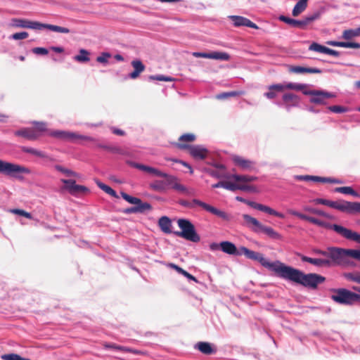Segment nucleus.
<instances>
[{
	"label": "nucleus",
	"mask_w": 360,
	"mask_h": 360,
	"mask_svg": "<svg viewBox=\"0 0 360 360\" xmlns=\"http://www.w3.org/2000/svg\"><path fill=\"white\" fill-rule=\"evenodd\" d=\"M61 181L65 184L62 189L68 191L72 195L79 196L89 192L87 187L76 184L75 180L61 179Z\"/></svg>",
	"instance_id": "nucleus-13"
},
{
	"label": "nucleus",
	"mask_w": 360,
	"mask_h": 360,
	"mask_svg": "<svg viewBox=\"0 0 360 360\" xmlns=\"http://www.w3.org/2000/svg\"><path fill=\"white\" fill-rule=\"evenodd\" d=\"M96 146L98 148H103L104 150H108L113 153H122V150L120 148L116 147V146H106V145L100 144V143L97 144Z\"/></svg>",
	"instance_id": "nucleus-52"
},
{
	"label": "nucleus",
	"mask_w": 360,
	"mask_h": 360,
	"mask_svg": "<svg viewBox=\"0 0 360 360\" xmlns=\"http://www.w3.org/2000/svg\"><path fill=\"white\" fill-rule=\"evenodd\" d=\"M278 277L312 289H316L319 284L326 281V278L321 275L314 273L305 274L300 270L285 264Z\"/></svg>",
	"instance_id": "nucleus-1"
},
{
	"label": "nucleus",
	"mask_w": 360,
	"mask_h": 360,
	"mask_svg": "<svg viewBox=\"0 0 360 360\" xmlns=\"http://www.w3.org/2000/svg\"><path fill=\"white\" fill-rule=\"evenodd\" d=\"M150 187L156 191H162L165 189V184L162 181H155L150 184Z\"/></svg>",
	"instance_id": "nucleus-50"
},
{
	"label": "nucleus",
	"mask_w": 360,
	"mask_h": 360,
	"mask_svg": "<svg viewBox=\"0 0 360 360\" xmlns=\"http://www.w3.org/2000/svg\"><path fill=\"white\" fill-rule=\"evenodd\" d=\"M103 346L105 348L114 349H117V350L124 352H130V353H133L135 354H140V351L133 349H131L129 347H123V346H120L116 344L105 343L103 345Z\"/></svg>",
	"instance_id": "nucleus-34"
},
{
	"label": "nucleus",
	"mask_w": 360,
	"mask_h": 360,
	"mask_svg": "<svg viewBox=\"0 0 360 360\" xmlns=\"http://www.w3.org/2000/svg\"><path fill=\"white\" fill-rule=\"evenodd\" d=\"M236 190H240V191H252V192H255L257 191L256 187L254 186H249V185H246L244 184L234 183L233 191H235Z\"/></svg>",
	"instance_id": "nucleus-46"
},
{
	"label": "nucleus",
	"mask_w": 360,
	"mask_h": 360,
	"mask_svg": "<svg viewBox=\"0 0 360 360\" xmlns=\"http://www.w3.org/2000/svg\"><path fill=\"white\" fill-rule=\"evenodd\" d=\"M49 135L52 137H54V138H56V139H58L60 140H63V141H73L75 140L79 139V140L96 142V139L91 136H82V135H79V134L74 133V132L66 131H60V130L51 131L49 133Z\"/></svg>",
	"instance_id": "nucleus-11"
},
{
	"label": "nucleus",
	"mask_w": 360,
	"mask_h": 360,
	"mask_svg": "<svg viewBox=\"0 0 360 360\" xmlns=\"http://www.w3.org/2000/svg\"><path fill=\"white\" fill-rule=\"evenodd\" d=\"M32 53L37 55H47L49 51L46 48L43 47H35L32 50Z\"/></svg>",
	"instance_id": "nucleus-64"
},
{
	"label": "nucleus",
	"mask_w": 360,
	"mask_h": 360,
	"mask_svg": "<svg viewBox=\"0 0 360 360\" xmlns=\"http://www.w3.org/2000/svg\"><path fill=\"white\" fill-rule=\"evenodd\" d=\"M302 262H308L317 267H330V262L328 260H322V258H311L300 253L297 254Z\"/></svg>",
	"instance_id": "nucleus-18"
},
{
	"label": "nucleus",
	"mask_w": 360,
	"mask_h": 360,
	"mask_svg": "<svg viewBox=\"0 0 360 360\" xmlns=\"http://www.w3.org/2000/svg\"><path fill=\"white\" fill-rule=\"evenodd\" d=\"M130 165L132 166L133 167H135L136 169H139L140 170H142V171L148 172V173H150V172L152 171V169H153L152 167L146 166V165L136 163V162H130Z\"/></svg>",
	"instance_id": "nucleus-56"
},
{
	"label": "nucleus",
	"mask_w": 360,
	"mask_h": 360,
	"mask_svg": "<svg viewBox=\"0 0 360 360\" xmlns=\"http://www.w3.org/2000/svg\"><path fill=\"white\" fill-rule=\"evenodd\" d=\"M131 65L134 70L129 75V77L132 79H135L145 70L146 66L140 60L137 59L132 60Z\"/></svg>",
	"instance_id": "nucleus-21"
},
{
	"label": "nucleus",
	"mask_w": 360,
	"mask_h": 360,
	"mask_svg": "<svg viewBox=\"0 0 360 360\" xmlns=\"http://www.w3.org/2000/svg\"><path fill=\"white\" fill-rule=\"evenodd\" d=\"M328 207L348 214L360 213V202H348L343 200L329 201Z\"/></svg>",
	"instance_id": "nucleus-10"
},
{
	"label": "nucleus",
	"mask_w": 360,
	"mask_h": 360,
	"mask_svg": "<svg viewBox=\"0 0 360 360\" xmlns=\"http://www.w3.org/2000/svg\"><path fill=\"white\" fill-rule=\"evenodd\" d=\"M334 191L335 192L337 193L352 195L355 197L359 196V193L356 192L352 187L349 186L337 187L335 188Z\"/></svg>",
	"instance_id": "nucleus-40"
},
{
	"label": "nucleus",
	"mask_w": 360,
	"mask_h": 360,
	"mask_svg": "<svg viewBox=\"0 0 360 360\" xmlns=\"http://www.w3.org/2000/svg\"><path fill=\"white\" fill-rule=\"evenodd\" d=\"M233 160L236 165L245 170H251L255 165L252 161L244 159L240 156H234Z\"/></svg>",
	"instance_id": "nucleus-23"
},
{
	"label": "nucleus",
	"mask_w": 360,
	"mask_h": 360,
	"mask_svg": "<svg viewBox=\"0 0 360 360\" xmlns=\"http://www.w3.org/2000/svg\"><path fill=\"white\" fill-rule=\"evenodd\" d=\"M326 46L321 45L318 43L313 42L309 47V50L325 53Z\"/></svg>",
	"instance_id": "nucleus-51"
},
{
	"label": "nucleus",
	"mask_w": 360,
	"mask_h": 360,
	"mask_svg": "<svg viewBox=\"0 0 360 360\" xmlns=\"http://www.w3.org/2000/svg\"><path fill=\"white\" fill-rule=\"evenodd\" d=\"M55 168L56 170L65 174L67 176H74V177L78 176L77 173L75 172L72 170L64 168L63 167H62L60 165H56Z\"/></svg>",
	"instance_id": "nucleus-49"
},
{
	"label": "nucleus",
	"mask_w": 360,
	"mask_h": 360,
	"mask_svg": "<svg viewBox=\"0 0 360 360\" xmlns=\"http://www.w3.org/2000/svg\"><path fill=\"white\" fill-rule=\"evenodd\" d=\"M307 5L298 1L292 9V14L294 17L298 16L301 13H302L307 8Z\"/></svg>",
	"instance_id": "nucleus-47"
},
{
	"label": "nucleus",
	"mask_w": 360,
	"mask_h": 360,
	"mask_svg": "<svg viewBox=\"0 0 360 360\" xmlns=\"http://www.w3.org/2000/svg\"><path fill=\"white\" fill-rule=\"evenodd\" d=\"M33 124L35 126L33 128V129L36 130V131H37V133L38 134V138L40 136H41V134L44 132H46L47 131L46 123L43 122H34Z\"/></svg>",
	"instance_id": "nucleus-44"
},
{
	"label": "nucleus",
	"mask_w": 360,
	"mask_h": 360,
	"mask_svg": "<svg viewBox=\"0 0 360 360\" xmlns=\"http://www.w3.org/2000/svg\"><path fill=\"white\" fill-rule=\"evenodd\" d=\"M179 204L181 206L188 209H195L196 207L199 206L203 210L214 214L224 220H229V215L224 211L220 210L209 204H207L198 199H193L192 200H180Z\"/></svg>",
	"instance_id": "nucleus-4"
},
{
	"label": "nucleus",
	"mask_w": 360,
	"mask_h": 360,
	"mask_svg": "<svg viewBox=\"0 0 360 360\" xmlns=\"http://www.w3.org/2000/svg\"><path fill=\"white\" fill-rule=\"evenodd\" d=\"M258 231H261V232L265 233L269 237H270L273 239L278 240V239L281 238V236L270 226H266L262 224L261 226L259 227V229H258Z\"/></svg>",
	"instance_id": "nucleus-31"
},
{
	"label": "nucleus",
	"mask_w": 360,
	"mask_h": 360,
	"mask_svg": "<svg viewBox=\"0 0 360 360\" xmlns=\"http://www.w3.org/2000/svg\"><path fill=\"white\" fill-rule=\"evenodd\" d=\"M158 225L161 231L165 233H171L172 221L170 219L166 216H163L159 219Z\"/></svg>",
	"instance_id": "nucleus-28"
},
{
	"label": "nucleus",
	"mask_w": 360,
	"mask_h": 360,
	"mask_svg": "<svg viewBox=\"0 0 360 360\" xmlns=\"http://www.w3.org/2000/svg\"><path fill=\"white\" fill-rule=\"evenodd\" d=\"M195 348L198 349L204 354L208 355L214 353V349L209 342H199L195 345Z\"/></svg>",
	"instance_id": "nucleus-32"
},
{
	"label": "nucleus",
	"mask_w": 360,
	"mask_h": 360,
	"mask_svg": "<svg viewBox=\"0 0 360 360\" xmlns=\"http://www.w3.org/2000/svg\"><path fill=\"white\" fill-rule=\"evenodd\" d=\"M11 212L12 213H14V214H18V215H20V216H22V217H25L27 219H32V217L31 215V214L30 212H27L23 210H20V209H13L11 210Z\"/></svg>",
	"instance_id": "nucleus-59"
},
{
	"label": "nucleus",
	"mask_w": 360,
	"mask_h": 360,
	"mask_svg": "<svg viewBox=\"0 0 360 360\" xmlns=\"http://www.w3.org/2000/svg\"><path fill=\"white\" fill-rule=\"evenodd\" d=\"M312 253L320 256L322 260H328L330 262V267L340 265L339 248H328L326 250L314 249Z\"/></svg>",
	"instance_id": "nucleus-8"
},
{
	"label": "nucleus",
	"mask_w": 360,
	"mask_h": 360,
	"mask_svg": "<svg viewBox=\"0 0 360 360\" xmlns=\"http://www.w3.org/2000/svg\"><path fill=\"white\" fill-rule=\"evenodd\" d=\"M212 188H223L226 190L233 191L234 188V182H231V181H221L215 184H213Z\"/></svg>",
	"instance_id": "nucleus-38"
},
{
	"label": "nucleus",
	"mask_w": 360,
	"mask_h": 360,
	"mask_svg": "<svg viewBox=\"0 0 360 360\" xmlns=\"http://www.w3.org/2000/svg\"><path fill=\"white\" fill-rule=\"evenodd\" d=\"M152 206L148 202H144V204L132 207H129L124 210V213L126 214H131V213H143L146 210H151Z\"/></svg>",
	"instance_id": "nucleus-29"
},
{
	"label": "nucleus",
	"mask_w": 360,
	"mask_h": 360,
	"mask_svg": "<svg viewBox=\"0 0 360 360\" xmlns=\"http://www.w3.org/2000/svg\"><path fill=\"white\" fill-rule=\"evenodd\" d=\"M196 140V136L192 133L184 134L179 136L177 142L172 143L174 147L181 150H188L191 143Z\"/></svg>",
	"instance_id": "nucleus-15"
},
{
	"label": "nucleus",
	"mask_w": 360,
	"mask_h": 360,
	"mask_svg": "<svg viewBox=\"0 0 360 360\" xmlns=\"http://www.w3.org/2000/svg\"><path fill=\"white\" fill-rule=\"evenodd\" d=\"M288 213L297 217L298 218L307 221L311 224H316L321 227H324L326 229H332L334 231H335L339 235L342 236V237L347 239L350 229H348L347 228H345L344 226H342L338 224H330L329 223L325 222L323 221H321L320 219H318L316 218L307 216L306 214H302L300 212H298L294 210H288Z\"/></svg>",
	"instance_id": "nucleus-3"
},
{
	"label": "nucleus",
	"mask_w": 360,
	"mask_h": 360,
	"mask_svg": "<svg viewBox=\"0 0 360 360\" xmlns=\"http://www.w3.org/2000/svg\"><path fill=\"white\" fill-rule=\"evenodd\" d=\"M319 18V14L314 13L313 15L307 16L300 20H295V19L286 17L285 15H280L278 19L281 21L287 23L288 25H290L291 27L303 29L307 25H309L311 22L314 21V20H316Z\"/></svg>",
	"instance_id": "nucleus-12"
},
{
	"label": "nucleus",
	"mask_w": 360,
	"mask_h": 360,
	"mask_svg": "<svg viewBox=\"0 0 360 360\" xmlns=\"http://www.w3.org/2000/svg\"><path fill=\"white\" fill-rule=\"evenodd\" d=\"M14 134L17 136H22L30 141H35L38 139V134L33 128H22L15 131Z\"/></svg>",
	"instance_id": "nucleus-20"
},
{
	"label": "nucleus",
	"mask_w": 360,
	"mask_h": 360,
	"mask_svg": "<svg viewBox=\"0 0 360 360\" xmlns=\"http://www.w3.org/2000/svg\"><path fill=\"white\" fill-rule=\"evenodd\" d=\"M229 180H234L237 184H245L252 182L257 179V176L248 175H238L231 174V176H226Z\"/></svg>",
	"instance_id": "nucleus-24"
},
{
	"label": "nucleus",
	"mask_w": 360,
	"mask_h": 360,
	"mask_svg": "<svg viewBox=\"0 0 360 360\" xmlns=\"http://www.w3.org/2000/svg\"><path fill=\"white\" fill-rule=\"evenodd\" d=\"M242 217L248 226H253L255 227L254 231H258V229L261 226L262 224L256 218H254L247 214H243Z\"/></svg>",
	"instance_id": "nucleus-33"
},
{
	"label": "nucleus",
	"mask_w": 360,
	"mask_h": 360,
	"mask_svg": "<svg viewBox=\"0 0 360 360\" xmlns=\"http://www.w3.org/2000/svg\"><path fill=\"white\" fill-rule=\"evenodd\" d=\"M343 276L348 281L360 284V271L345 273Z\"/></svg>",
	"instance_id": "nucleus-45"
},
{
	"label": "nucleus",
	"mask_w": 360,
	"mask_h": 360,
	"mask_svg": "<svg viewBox=\"0 0 360 360\" xmlns=\"http://www.w3.org/2000/svg\"><path fill=\"white\" fill-rule=\"evenodd\" d=\"M327 44L333 46L343 47V48H351V49H359L360 44L356 42H345V41H328Z\"/></svg>",
	"instance_id": "nucleus-30"
},
{
	"label": "nucleus",
	"mask_w": 360,
	"mask_h": 360,
	"mask_svg": "<svg viewBox=\"0 0 360 360\" xmlns=\"http://www.w3.org/2000/svg\"><path fill=\"white\" fill-rule=\"evenodd\" d=\"M4 360H30V359H25L16 354H7L1 356Z\"/></svg>",
	"instance_id": "nucleus-53"
},
{
	"label": "nucleus",
	"mask_w": 360,
	"mask_h": 360,
	"mask_svg": "<svg viewBox=\"0 0 360 360\" xmlns=\"http://www.w3.org/2000/svg\"><path fill=\"white\" fill-rule=\"evenodd\" d=\"M283 100L288 108L297 106L300 103V98L291 93L285 94L283 96Z\"/></svg>",
	"instance_id": "nucleus-27"
},
{
	"label": "nucleus",
	"mask_w": 360,
	"mask_h": 360,
	"mask_svg": "<svg viewBox=\"0 0 360 360\" xmlns=\"http://www.w3.org/2000/svg\"><path fill=\"white\" fill-rule=\"evenodd\" d=\"M304 84L288 83L286 84H277L268 87L269 91L264 94V96L269 99H273L276 97L277 93L282 92L285 89L302 90L306 89Z\"/></svg>",
	"instance_id": "nucleus-7"
},
{
	"label": "nucleus",
	"mask_w": 360,
	"mask_h": 360,
	"mask_svg": "<svg viewBox=\"0 0 360 360\" xmlns=\"http://www.w3.org/2000/svg\"><path fill=\"white\" fill-rule=\"evenodd\" d=\"M96 184L101 190H103L104 192H105L110 196L115 197V198L117 197L116 192L112 188L108 186V185H106L99 181H96Z\"/></svg>",
	"instance_id": "nucleus-43"
},
{
	"label": "nucleus",
	"mask_w": 360,
	"mask_h": 360,
	"mask_svg": "<svg viewBox=\"0 0 360 360\" xmlns=\"http://www.w3.org/2000/svg\"><path fill=\"white\" fill-rule=\"evenodd\" d=\"M333 294L331 299L336 303L342 305H353L355 304L356 292L346 288H337L332 290Z\"/></svg>",
	"instance_id": "nucleus-6"
},
{
	"label": "nucleus",
	"mask_w": 360,
	"mask_h": 360,
	"mask_svg": "<svg viewBox=\"0 0 360 360\" xmlns=\"http://www.w3.org/2000/svg\"><path fill=\"white\" fill-rule=\"evenodd\" d=\"M210 59H214L222 61H228L230 60V56L225 52L213 51L210 53Z\"/></svg>",
	"instance_id": "nucleus-36"
},
{
	"label": "nucleus",
	"mask_w": 360,
	"mask_h": 360,
	"mask_svg": "<svg viewBox=\"0 0 360 360\" xmlns=\"http://www.w3.org/2000/svg\"><path fill=\"white\" fill-rule=\"evenodd\" d=\"M149 79L157 80V81H165V82H169V81L173 80V79L172 77H166L164 75H150L149 77Z\"/></svg>",
	"instance_id": "nucleus-60"
},
{
	"label": "nucleus",
	"mask_w": 360,
	"mask_h": 360,
	"mask_svg": "<svg viewBox=\"0 0 360 360\" xmlns=\"http://www.w3.org/2000/svg\"><path fill=\"white\" fill-rule=\"evenodd\" d=\"M244 255L250 259L259 262L263 266L273 271L278 277L284 264L280 261L269 262L262 253L250 250L245 247L240 248V255Z\"/></svg>",
	"instance_id": "nucleus-2"
},
{
	"label": "nucleus",
	"mask_w": 360,
	"mask_h": 360,
	"mask_svg": "<svg viewBox=\"0 0 360 360\" xmlns=\"http://www.w3.org/2000/svg\"><path fill=\"white\" fill-rule=\"evenodd\" d=\"M177 224L181 231H175L174 233L176 236L194 243L200 240V237L196 233L194 225L188 219H179L177 221Z\"/></svg>",
	"instance_id": "nucleus-5"
},
{
	"label": "nucleus",
	"mask_w": 360,
	"mask_h": 360,
	"mask_svg": "<svg viewBox=\"0 0 360 360\" xmlns=\"http://www.w3.org/2000/svg\"><path fill=\"white\" fill-rule=\"evenodd\" d=\"M121 195L123 198V199H124L127 202L135 205L136 206L144 204V202H143L140 198L131 196L124 192H122Z\"/></svg>",
	"instance_id": "nucleus-39"
},
{
	"label": "nucleus",
	"mask_w": 360,
	"mask_h": 360,
	"mask_svg": "<svg viewBox=\"0 0 360 360\" xmlns=\"http://www.w3.org/2000/svg\"><path fill=\"white\" fill-rule=\"evenodd\" d=\"M74 59L79 63H86L90 60L89 52L86 49H80L79 54L74 57Z\"/></svg>",
	"instance_id": "nucleus-37"
},
{
	"label": "nucleus",
	"mask_w": 360,
	"mask_h": 360,
	"mask_svg": "<svg viewBox=\"0 0 360 360\" xmlns=\"http://www.w3.org/2000/svg\"><path fill=\"white\" fill-rule=\"evenodd\" d=\"M289 71L293 73L300 74V73H317L320 74L322 72V70L316 68H304L301 66H291L289 69Z\"/></svg>",
	"instance_id": "nucleus-26"
},
{
	"label": "nucleus",
	"mask_w": 360,
	"mask_h": 360,
	"mask_svg": "<svg viewBox=\"0 0 360 360\" xmlns=\"http://www.w3.org/2000/svg\"><path fill=\"white\" fill-rule=\"evenodd\" d=\"M360 35V30H346L342 33V38L347 40Z\"/></svg>",
	"instance_id": "nucleus-42"
},
{
	"label": "nucleus",
	"mask_w": 360,
	"mask_h": 360,
	"mask_svg": "<svg viewBox=\"0 0 360 360\" xmlns=\"http://www.w3.org/2000/svg\"><path fill=\"white\" fill-rule=\"evenodd\" d=\"M247 205L251 207L252 208H254L262 212H264L266 213H268L269 214L274 215L281 219L284 218L283 214L276 211L275 210L271 208L269 206L250 200H248Z\"/></svg>",
	"instance_id": "nucleus-16"
},
{
	"label": "nucleus",
	"mask_w": 360,
	"mask_h": 360,
	"mask_svg": "<svg viewBox=\"0 0 360 360\" xmlns=\"http://www.w3.org/2000/svg\"><path fill=\"white\" fill-rule=\"evenodd\" d=\"M29 34L27 32H16L12 35V38L15 40L24 39L27 38Z\"/></svg>",
	"instance_id": "nucleus-63"
},
{
	"label": "nucleus",
	"mask_w": 360,
	"mask_h": 360,
	"mask_svg": "<svg viewBox=\"0 0 360 360\" xmlns=\"http://www.w3.org/2000/svg\"><path fill=\"white\" fill-rule=\"evenodd\" d=\"M46 28L49 29L51 31L56 32L65 33V34H68L70 32V30L68 28L58 26V25H54L46 24Z\"/></svg>",
	"instance_id": "nucleus-48"
},
{
	"label": "nucleus",
	"mask_w": 360,
	"mask_h": 360,
	"mask_svg": "<svg viewBox=\"0 0 360 360\" xmlns=\"http://www.w3.org/2000/svg\"><path fill=\"white\" fill-rule=\"evenodd\" d=\"M220 249L228 255H240V249L238 250L236 245L229 241H222L219 243Z\"/></svg>",
	"instance_id": "nucleus-22"
},
{
	"label": "nucleus",
	"mask_w": 360,
	"mask_h": 360,
	"mask_svg": "<svg viewBox=\"0 0 360 360\" xmlns=\"http://www.w3.org/2000/svg\"><path fill=\"white\" fill-rule=\"evenodd\" d=\"M329 110L335 113H342L347 111L346 108L340 105H333L328 107Z\"/></svg>",
	"instance_id": "nucleus-62"
},
{
	"label": "nucleus",
	"mask_w": 360,
	"mask_h": 360,
	"mask_svg": "<svg viewBox=\"0 0 360 360\" xmlns=\"http://www.w3.org/2000/svg\"><path fill=\"white\" fill-rule=\"evenodd\" d=\"M304 95L310 96L309 101L316 105H326L328 100L335 98V95L333 93L321 91V90H305L302 89Z\"/></svg>",
	"instance_id": "nucleus-9"
},
{
	"label": "nucleus",
	"mask_w": 360,
	"mask_h": 360,
	"mask_svg": "<svg viewBox=\"0 0 360 360\" xmlns=\"http://www.w3.org/2000/svg\"><path fill=\"white\" fill-rule=\"evenodd\" d=\"M111 58V54L108 52H103L99 56L96 58V61L100 63L106 64L108 62V59Z\"/></svg>",
	"instance_id": "nucleus-55"
},
{
	"label": "nucleus",
	"mask_w": 360,
	"mask_h": 360,
	"mask_svg": "<svg viewBox=\"0 0 360 360\" xmlns=\"http://www.w3.org/2000/svg\"><path fill=\"white\" fill-rule=\"evenodd\" d=\"M230 18L232 20L233 23L236 27L245 26L254 29H258V27L255 23L245 17L232 15L230 16Z\"/></svg>",
	"instance_id": "nucleus-19"
},
{
	"label": "nucleus",
	"mask_w": 360,
	"mask_h": 360,
	"mask_svg": "<svg viewBox=\"0 0 360 360\" xmlns=\"http://www.w3.org/2000/svg\"><path fill=\"white\" fill-rule=\"evenodd\" d=\"M359 250H352V249H342L339 248V253L340 255V264H342L345 262L347 257H350L356 259L357 254Z\"/></svg>",
	"instance_id": "nucleus-25"
},
{
	"label": "nucleus",
	"mask_w": 360,
	"mask_h": 360,
	"mask_svg": "<svg viewBox=\"0 0 360 360\" xmlns=\"http://www.w3.org/2000/svg\"><path fill=\"white\" fill-rule=\"evenodd\" d=\"M46 24L41 23L39 22L29 20L28 28L33 30H41L43 28H46Z\"/></svg>",
	"instance_id": "nucleus-57"
},
{
	"label": "nucleus",
	"mask_w": 360,
	"mask_h": 360,
	"mask_svg": "<svg viewBox=\"0 0 360 360\" xmlns=\"http://www.w3.org/2000/svg\"><path fill=\"white\" fill-rule=\"evenodd\" d=\"M303 210L304 212H309V213H311V214H316V215H319V216H321V217H324L327 219H333V217L321 210H318L316 208H313V207H311L309 206H304L303 207Z\"/></svg>",
	"instance_id": "nucleus-35"
},
{
	"label": "nucleus",
	"mask_w": 360,
	"mask_h": 360,
	"mask_svg": "<svg viewBox=\"0 0 360 360\" xmlns=\"http://www.w3.org/2000/svg\"><path fill=\"white\" fill-rule=\"evenodd\" d=\"M29 169L19 165L11 163L0 160V173L5 175H12L16 173H28Z\"/></svg>",
	"instance_id": "nucleus-14"
},
{
	"label": "nucleus",
	"mask_w": 360,
	"mask_h": 360,
	"mask_svg": "<svg viewBox=\"0 0 360 360\" xmlns=\"http://www.w3.org/2000/svg\"><path fill=\"white\" fill-rule=\"evenodd\" d=\"M21 150L24 153H30V154H32L33 155H35V156H37L39 158H44L47 157V155L44 152L38 150L33 148L22 146V147H21Z\"/></svg>",
	"instance_id": "nucleus-41"
},
{
	"label": "nucleus",
	"mask_w": 360,
	"mask_h": 360,
	"mask_svg": "<svg viewBox=\"0 0 360 360\" xmlns=\"http://www.w3.org/2000/svg\"><path fill=\"white\" fill-rule=\"evenodd\" d=\"M15 26L18 27L28 28L29 20L16 18L13 20Z\"/></svg>",
	"instance_id": "nucleus-54"
},
{
	"label": "nucleus",
	"mask_w": 360,
	"mask_h": 360,
	"mask_svg": "<svg viewBox=\"0 0 360 360\" xmlns=\"http://www.w3.org/2000/svg\"><path fill=\"white\" fill-rule=\"evenodd\" d=\"M188 150L189 154L196 160H204L208 155V150L200 145H192Z\"/></svg>",
	"instance_id": "nucleus-17"
},
{
	"label": "nucleus",
	"mask_w": 360,
	"mask_h": 360,
	"mask_svg": "<svg viewBox=\"0 0 360 360\" xmlns=\"http://www.w3.org/2000/svg\"><path fill=\"white\" fill-rule=\"evenodd\" d=\"M207 172L212 176L217 179H227L226 176H231V174H221L217 171L212 170V169H207Z\"/></svg>",
	"instance_id": "nucleus-58"
},
{
	"label": "nucleus",
	"mask_w": 360,
	"mask_h": 360,
	"mask_svg": "<svg viewBox=\"0 0 360 360\" xmlns=\"http://www.w3.org/2000/svg\"><path fill=\"white\" fill-rule=\"evenodd\" d=\"M347 239L360 243V234L350 230Z\"/></svg>",
	"instance_id": "nucleus-61"
}]
</instances>
